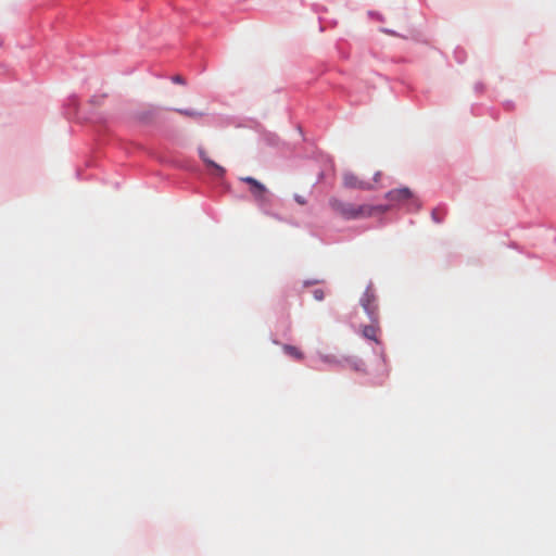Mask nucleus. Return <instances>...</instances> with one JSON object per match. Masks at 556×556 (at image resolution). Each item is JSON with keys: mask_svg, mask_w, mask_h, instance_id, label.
Listing matches in <instances>:
<instances>
[{"mask_svg": "<svg viewBox=\"0 0 556 556\" xmlns=\"http://www.w3.org/2000/svg\"><path fill=\"white\" fill-rule=\"evenodd\" d=\"M240 181L248 185V191L258 205H269L271 193L261 181L253 177H240Z\"/></svg>", "mask_w": 556, "mask_h": 556, "instance_id": "f257e3e1", "label": "nucleus"}, {"mask_svg": "<svg viewBox=\"0 0 556 556\" xmlns=\"http://www.w3.org/2000/svg\"><path fill=\"white\" fill-rule=\"evenodd\" d=\"M380 178H381L380 172H377L375 174L372 182L361 179L358 176H356L353 173H345L343 175V185L346 188L368 190V189H372L379 182Z\"/></svg>", "mask_w": 556, "mask_h": 556, "instance_id": "f03ea898", "label": "nucleus"}, {"mask_svg": "<svg viewBox=\"0 0 556 556\" xmlns=\"http://www.w3.org/2000/svg\"><path fill=\"white\" fill-rule=\"evenodd\" d=\"M387 198L403 205H420L408 188L391 190L388 192Z\"/></svg>", "mask_w": 556, "mask_h": 556, "instance_id": "7ed1b4c3", "label": "nucleus"}, {"mask_svg": "<svg viewBox=\"0 0 556 556\" xmlns=\"http://www.w3.org/2000/svg\"><path fill=\"white\" fill-rule=\"evenodd\" d=\"M199 155H200L201 160L205 163L211 175H213L214 177H217V178H222L225 175L226 169L223 166L215 163L213 160H211L208 157L205 149L199 148Z\"/></svg>", "mask_w": 556, "mask_h": 556, "instance_id": "20e7f679", "label": "nucleus"}, {"mask_svg": "<svg viewBox=\"0 0 556 556\" xmlns=\"http://www.w3.org/2000/svg\"><path fill=\"white\" fill-rule=\"evenodd\" d=\"M362 306L367 312V314L372 318V316L376 313V305H375V296L374 294L367 290L364 295L361 299Z\"/></svg>", "mask_w": 556, "mask_h": 556, "instance_id": "39448f33", "label": "nucleus"}, {"mask_svg": "<svg viewBox=\"0 0 556 556\" xmlns=\"http://www.w3.org/2000/svg\"><path fill=\"white\" fill-rule=\"evenodd\" d=\"M344 220L359 219L369 216V211H339Z\"/></svg>", "mask_w": 556, "mask_h": 556, "instance_id": "423d86ee", "label": "nucleus"}, {"mask_svg": "<svg viewBox=\"0 0 556 556\" xmlns=\"http://www.w3.org/2000/svg\"><path fill=\"white\" fill-rule=\"evenodd\" d=\"M283 352L289 355L290 357L301 361L304 358V354L296 348L290 344H285L282 346Z\"/></svg>", "mask_w": 556, "mask_h": 556, "instance_id": "0eeeda50", "label": "nucleus"}, {"mask_svg": "<svg viewBox=\"0 0 556 556\" xmlns=\"http://www.w3.org/2000/svg\"><path fill=\"white\" fill-rule=\"evenodd\" d=\"M378 328L374 325L365 326L363 329V336L367 339L378 342L377 339Z\"/></svg>", "mask_w": 556, "mask_h": 556, "instance_id": "6e6552de", "label": "nucleus"}, {"mask_svg": "<svg viewBox=\"0 0 556 556\" xmlns=\"http://www.w3.org/2000/svg\"><path fill=\"white\" fill-rule=\"evenodd\" d=\"M154 112H155L154 109H149L147 112L143 111V112L139 113L138 118L141 121H147L149 118V115H153Z\"/></svg>", "mask_w": 556, "mask_h": 556, "instance_id": "1a4fd4ad", "label": "nucleus"}, {"mask_svg": "<svg viewBox=\"0 0 556 556\" xmlns=\"http://www.w3.org/2000/svg\"><path fill=\"white\" fill-rule=\"evenodd\" d=\"M177 112L182 114V115L189 116V117H198V116L201 115L198 112L189 111V110H177Z\"/></svg>", "mask_w": 556, "mask_h": 556, "instance_id": "9d476101", "label": "nucleus"}, {"mask_svg": "<svg viewBox=\"0 0 556 556\" xmlns=\"http://www.w3.org/2000/svg\"><path fill=\"white\" fill-rule=\"evenodd\" d=\"M314 299L317 301H323L325 298V293L321 289H316L313 292Z\"/></svg>", "mask_w": 556, "mask_h": 556, "instance_id": "9b49d317", "label": "nucleus"}, {"mask_svg": "<svg viewBox=\"0 0 556 556\" xmlns=\"http://www.w3.org/2000/svg\"><path fill=\"white\" fill-rule=\"evenodd\" d=\"M294 199H295L296 204L300 205V206H303V205L307 204V202H306V200H305V198L303 195L295 194Z\"/></svg>", "mask_w": 556, "mask_h": 556, "instance_id": "f8f14e48", "label": "nucleus"}, {"mask_svg": "<svg viewBox=\"0 0 556 556\" xmlns=\"http://www.w3.org/2000/svg\"><path fill=\"white\" fill-rule=\"evenodd\" d=\"M173 80L178 84H184V79L180 76H175Z\"/></svg>", "mask_w": 556, "mask_h": 556, "instance_id": "ddd939ff", "label": "nucleus"}, {"mask_svg": "<svg viewBox=\"0 0 556 556\" xmlns=\"http://www.w3.org/2000/svg\"><path fill=\"white\" fill-rule=\"evenodd\" d=\"M432 217L435 218V211H432Z\"/></svg>", "mask_w": 556, "mask_h": 556, "instance_id": "4468645a", "label": "nucleus"}]
</instances>
